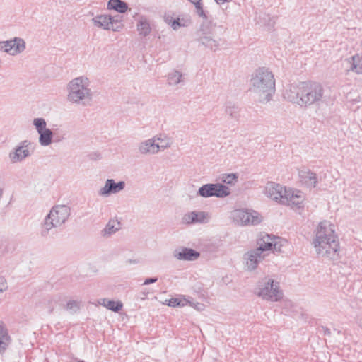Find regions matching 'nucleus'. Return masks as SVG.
Wrapping results in <instances>:
<instances>
[{
  "mask_svg": "<svg viewBox=\"0 0 362 362\" xmlns=\"http://www.w3.org/2000/svg\"><path fill=\"white\" fill-rule=\"evenodd\" d=\"M312 243L318 257L330 261L339 259V241L335 226L329 221H323L318 224Z\"/></svg>",
  "mask_w": 362,
  "mask_h": 362,
  "instance_id": "nucleus-1",
  "label": "nucleus"
},
{
  "mask_svg": "<svg viewBox=\"0 0 362 362\" xmlns=\"http://www.w3.org/2000/svg\"><path fill=\"white\" fill-rule=\"evenodd\" d=\"M284 99L301 107L319 105L325 101L324 88L317 83L301 82L291 84L285 90Z\"/></svg>",
  "mask_w": 362,
  "mask_h": 362,
  "instance_id": "nucleus-2",
  "label": "nucleus"
},
{
  "mask_svg": "<svg viewBox=\"0 0 362 362\" xmlns=\"http://www.w3.org/2000/svg\"><path fill=\"white\" fill-rule=\"evenodd\" d=\"M286 240L279 237L265 234L257 240V247L248 251L245 255L246 266L250 271L258 267L271 252H280Z\"/></svg>",
  "mask_w": 362,
  "mask_h": 362,
  "instance_id": "nucleus-3",
  "label": "nucleus"
},
{
  "mask_svg": "<svg viewBox=\"0 0 362 362\" xmlns=\"http://www.w3.org/2000/svg\"><path fill=\"white\" fill-rule=\"evenodd\" d=\"M250 90L259 103L269 102L275 93V79L273 74L262 67L257 69L251 76Z\"/></svg>",
  "mask_w": 362,
  "mask_h": 362,
  "instance_id": "nucleus-4",
  "label": "nucleus"
},
{
  "mask_svg": "<svg viewBox=\"0 0 362 362\" xmlns=\"http://www.w3.org/2000/svg\"><path fill=\"white\" fill-rule=\"evenodd\" d=\"M66 100L76 105H87L93 98L90 81L85 76H80L71 79L66 85Z\"/></svg>",
  "mask_w": 362,
  "mask_h": 362,
  "instance_id": "nucleus-5",
  "label": "nucleus"
},
{
  "mask_svg": "<svg viewBox=\"0 0 362 362\" xmlns=\"http://www.w3.org/2000/svg\"><path fill=\"white\" fill-rule=\"evenodd\" d=\"M70 216V208L66 205H57L53 206L46 216L42 225L40 234L42 237H47L52 228L62 226Z\"/></svg>",
  "mask_w": 362,
  "mask_h": 362,
  "instance_id": "nucleus-6",
  "label": "nucleus"
},
{
  "mask_svg": "<svg viewBox=\"0 0 362 362\" xmlns=\"http://www.w3.org/2000/svg\"><path fill=\"white\" fill-rule=\"evenodd\" d=\"M254 293L262 300L271 302L279 301L284 296L279 283L268 276L257 282Z\"/></svg>",
  "mask_w": 362,
  "mask_h": 362,
  "instance_id": "nucleus-7",
  "label": "nucleus"
},
{
  "mask_svg": "<svg viewBox=\"0 0 362 362\" xmlns=\"http://www.w3.org/2000/svg\"><path fill=\"white\" fill-rule=\"evenodd\" d=\"M214 29V24L206 21L200 25L199 28L195 33V40L200 45L212 52L219 50L221 46V38L215 37Z\"/></svg>",
  "mask_w": 362,
  "mask_h": 362,
  "instance_id": "nucleus-8",
  "label": "nucleus"
},
{
  "mask_svg": "<svg viewBox=\"0 0 362 362\" xmlns=\"http://www.w3.org/2000/svg\"><path fill=\"white\" fill-rule=\"evenodd\" d=\"M233 221L238 225H257L262 218L260 214L253 210L235 209L231 213Z\"/></svg>",
  "mask_w": 362,
  "mask_h": 362,
  "instance_id": "nucleus-9",
  "label": "nucleus"
},
{
  "mask_svg": "<svg viewBox=\"0 0 362 362\" xmlns=\"http://www.w3.org/2000/svg\"><path fill=\"white\" fill-rule=\"evenodd\" d=\"M31 142L28 140L21 141L10 153L8 158L12 163L22 162L32 154Z\"/></svg>",
  "mask_w": 362,
  "mask_h": 362,
  "instance_id": "nucleus-10",
  "label": "nucleus"
},
{
  "mask_svg": "<svg viewBox=\"0 0 362 362\" xmlns=\"http://www.w3.org/2000/svg\"><path fill=\"white\" fill-rule=\"evenodd\" d=\"M199 192L201 196L204 197L212 196L224 197L230 194V190L228 187L218 182L216 184H207L202 186L199 189Z\"/></svg>",
  "mask_w": 362,
  "mask_h": 362,
  "instance_id": "nucleus-11",
  "label": "nucleus"
},
{
  "mask_svg": "<svg viewBox=\"0 0 362 362\" xmlns=\"http://www.w3.org/2000/svg\"><path fill=\"white\" fill-rule=\"evenodd\" d=\"M164 21L174 30H177L180 28L188 27L192 23L191 17L187 14H180L175 16L172 12L165 13Z\"/></svg>",
  "mask_w": 362,
  "mask_h": 362,
  "instance_id": "nucleus-12",
  "label": "nucleus"
},
{
  "mask_svg": "<svg viewBox=\"0 0 362 362\" xmlns=\"http://www.w3.org/2000/svg\"><path fill=\"white\" fill-rule=\"evenodd\" d=\"M25 49V42L24 40L20 37H15L13 40L6 41H0V50L10 55H17L23 52Z\"/></svg>",
  "mask_w": 362,
  "mask_h": 362,
  "instance_id": "nucleus-13",
  "label": "nucleus"
},
{
  "mask_svg": "<svg viewBox=\"0 0 362 362\" xmlns=\"http://www.w3.org/2000/svg\"><path fill=\"white\" fill-rule=\"evenodd\" d=\"M282 204L300 209L303 207V202L305 199V194L297 189H287L286 193L284 194Z\"/></svg>",
  "mask_w": 362,
  "mask_h": 362,
  "instance_id": "nucleus-14",
  "label": "nucleus"
},
{
  "mask_svg": "<svg viewBox=\"0 0 362 362\" xmlns=\"http://www.w3.org/2000/svg\"><path fill=\"white\" fill-rule=\"evenodd\" d=\"M158 139L156 135L151 138L141 141L138 144L137 151L138 153L142 156H153L158 154L159 143L157 142Z\"/></svg>",
  "mask_w": 362,
  "mask_h": 362,
  "instance_id": "nucleus-15",
  "label": "nucleus"
},
{
  "mask_svg": "<svg viewBox=\"0 0 362 362\" xmlns=\"http://www.w3.org/2000/svg\"><path fill=\"white\" fill-rule=\"evenodd\" d=\"M287 188L279 182H267L265 187L266 195L276 202H282Z\"/></svg>",
  "mask_w": 362,
  "mask_h": 362,
  "instance_id": "nucleus-16",
  "label": "nucleus"
},
{
  "mask_svg": "<svg viewBox=\"0 0 362 362\" xmlns=\"http://www.w3.org/2000/svg\"><path fill=\"white\" fill-rule=\"evenodd\" d=\"M110 19V15H97L96 16L93 18L92 21L93 25L97 28H102L106 30H111L112 31H119V27H115V28H113V27L111 25Z\"/></svg>",
  "mask_w": 362,
  "mask_h": 362,
  "instance_id": "nucleus-17",
  "label": "nucleus"
},
{
  "mask_svg": "<svg viewBox=\"0 0 362 362\" xmlns=\"http://www.w3.org/2000/svg\"><path fill=\"white\" fill-rule=\"evenodd\" d=\"M207 215L203 211H192L184 215L182 222L186 224L202 223L206 221Z\"/></svg>",
  "mask_w": 362,
  "mask_h": 362,
  "instance_id": "nucleus-18",
  "label": "nucleus"
},
{
  "mask_svg": "<svg viewBox=\"0 0 362 362\" xmlns=\"http://www.w3.org/2000/svg\"><path fill=\"white\" fill-rule=\"evenodd\" d=\"M11 343V337L3 322H0V354H3Z\"/></svg>",
  "mask_w": 362,
  "mask_h": 362,
  "instance_id": "nucleus-19",
  "label": "nucleus"
},
{
  "mask_svg": "<svg viewBox=\"0 0 362 362\" xmlns=\"http://www.w3.org/2000/svg\"><path fill=\"white\" fill-rule=\"evenodd\" d=\"M125 182H106V185L99 191L101 196H109L122 190L124 187Z\"/></svg>",
  "mask_w": 362,
  "mask_h": 362,
  "instance_id": "nucleus-20",
  "label": "nucleus"
},
{
  "mask_svg": "<svg viewBox=\"0 0 362 362\" xmlns=\"http://www.w3.org/2000/svg\"><path fill=\"white\" fill-rule=\"evenodd\" d=\"M199 256V252L189 248H182L180 250H175L174 253V257L180 260L192 261L197 259Z\"/></svg>",
  "mask_w": 362,
  "mask_h": 362,
  "instance_id": "nucleus-21",
  "label": "nucleus"
},
{
  "mask_svg": "<svg viewBox=\"0 0 362 362\" xmlns=\"http://www.w3.org/2000/svg\"><path fill=\"white\" fill-rule=\"evenodd\" d=\"M184 75L177 70H173L167 75V83L170 86H176L184 83Z\"/></svg>",
  "mask_w": 362,
  "mask_h": 362,
  "instance_id": "nucleus-22",
  "label": "nucleus"
},
{
  "mask_svg": "<svg viewBox=\"0 0 362 362\" xmlns=\"http://www.w3.org/2000/svg\"><path fill=\"white\" fill-rule=\"evenodd\" d=\"M191 298H186L185 296H180L176 298H171L166 299L165 303L170 307H184L187 305H191Z\"/></svg>",
  "mask_w": 362,
  "mask_h": 362,
  "instance_id": "nucleus-23",
  "label": "nucleus"
},
{
  "mask_svg": "<svg viewBox=\"0 0 362 362\" xmlns=\"http://www.w3.org/2000/svg\"><path fill=\"white\" fill-rule=\"evenodd\" d=\"M107 8L108 10H115L120 13H124L128 10V5L122 0H109Z\"/></svg>",
  "mask_w": 362,
  "mask_h": 362,
  "instance_id": "nucleus-24",
  "label": "nucleus"
},
{
  "mask_svg": "<svg viewBox=\"0 0 362 362\" xmlns=\"http://www.w3.org/2000/svg\"><path fill=\"white\" fill-rule=\"evenodd\" d=\"M137 30L140 35L146 37L151 33V28L148 20L144 17L141 16L137 23Z\"/></svg>",
  "mask_w": 362,
  "mask_h": 362,
  "instance_id": "nucleus-25",
  "label": "nucleus"
},
{
  "mask_svg": "<svg viewBox=\"0 0 362 362\" xmlns=\"http://www.w3.org/2000/svg\"><path fill=\"white\" fill-rule=\"evenodd\" d=\"M121 228V223L117 219H111L107 223L105 228L103 230V235L104 236H110Z\"/></svg>",
  "mask_w": 362,
  "mask_h": 362,
  "instance_id": "nucleus-26",
  "label": "nucleus"
},
{
  "mask_svg": "<svg viewBox=\"0 0 362 362\" xmlns=\"http://www.w3.org/2000/svg\"><path fill=\"white\" fill-rule=\"evenodd\" d=\"M38 134L39 144L42 146H47L52 144L53 133L51 129L47 128L45 130L39 132Z\"/></svg>",
  "mask_w": 362,
  "mask_h": 362,
  "instance_id": "nucleus-27",
  "label": "nucleus"
},
{
  "mask_svg": "<svg viewBox=\"0 0 362 362\" xmlns=\"http://www.w3.org/2000/svg\"><path fill=\"white\" fill-rule=\"evenodd\" d=\"M349 63L351 64L350 70L357 74H362V59L358 54L351 57Z\"/></svg>",
  "mask_w": 362,
  "mask_h": 362,
  "instance_id": "nucleus-28",
  "label": "nucleus"
},
{
  "mask_svg": "<svg viewBox=\"0 0 362 362\" xmlns=\"http://www.w3.org/2000/svg\"><path fill=\"white\" fill-rule=\"evenodd\" d=\"M101 301L100 302V305L114 312H119L123 308V304L121 301H114L106 298L102 299Z\"/></svg>",
  "mask_w": 362,
  "mask_h": 362,
  "instance_id": "nucleus-29",
  "label": "nucleus"
},
{
  "mask_svg": "<svg viewBox=\"0 0 362 362\" xmlns=\"http://www.w3.org/2000/svg\"><path fill=\"white\" fill-rule=\"evenodd\" d=\"M225 113L231 119L238 120L240 117L238 107L230 103L226 105Z\"/></svg>",
  "mask_w": 362,
  "mask_h": 362,
  "instance_id": "nucleus-30",
  "label": "nucleus"
},
{
  "mask_svg": "<svg viewBox=\"0 0 362 362\" xmlns=\"http://www.w3.org/2000/svg\"><path fill=\"white\" fill-rule=\"evenodd\" d=\"M298 177L301 181H312L317 180L316 174L305 167L298 170Z\"/></svg>",
  "mask_w": 362,
  "mask_h": 362,
  "instance_id": "nucleus-31",
  "label": "nucleus"
},
{
  "mask_svg": "<svg viewBox=\"0 0 362 362\" xmlns=\"http://www.w3.org/2000/svg\"><path fill=\"white\" fill-rule=\"evenodd\" d=\"M157 142L159 143L158 152L163 151L171 146L172 142L170 139L165 134H156Z\"/></svg>",
  "mask_w": 362,
  "mask_h": 362,
  "instance_id": "nucleus-32",
  "label": "nucleus"
},
{
  "mask_svg": "<svg viewBox=\"0 0 362 362\" xmlns=\"http://www.w3.org/2000/svg\"><path fill=\"white\" fill-rule=\"evenodd\" d=\"M238 179H244L239 173H223L221 174L216 181H233Z\"/></svg>",
  "mask_w": 362,
  "mask_h": 362,
  "instance_id": "nucleus-33",
  "label": "nucleus"
},
{
  "mask_svg": "<svg viewBox=\"0 0 362 362\" xmlns=\"http://www.w3.org/2000/svg\"><path fill=\"white\" fill-rule=\"evenodd\" d=\"M33 124L35 126V129L37 133L41 132L47 129V122L45 119L42 117L35 118L33 120Z\"/></svg>",
  "mask_w": 362,
  "mask_h": 362,
  "instance_id": "nucleus-34",
  "label": "nucleus"
},
{
  "mask_svg": "<svg viewBox=\"0 0 362 362\" xmlns=\"http://www.w3.org/2000/svg\"><path fill=\"white\" fill-rule=\"evenodd\" d=\"M123 19L122 16H111V25L113 27V28H115V27H119V30H121L123 27V25L122 23Z\"/></svg>",
  "mask_w": 362,
  "mask_h": 362,
  "instance_id": "nucleus-35",
  "label": "nucleus"
},
{
  "mask_svg": "<svg viewBox=\"0 0 362 362\" xmlns=\"http://www.w3.org/2000/svg\"><path fill=\"white\" fill-rule=\"evenodd\" d=\"M192 4L195 6V10H196L197 14L199 16H200L204 19H206L207 16L206 15L205 11L203 9V7H202V5L200 1H195L194 3H192Z\"/></svg>",
  "mask_w": 362,
  "mask_h": 362,
  "instance_id": "nucleus-36",
  "label": "nucleus"
},
{
  "mask_svg": "<svg viewBox=\"0 0 362 362\" xmlns=\"http://www.w3.org/2000/svg\"><path fill=\"white\" fill-rule=\"evenodd\" d=\"M79 308V303L76 300H69L66 305V309L76 311Z\"/></svg>",
  "mask_w": 362,
  "mask_h": 362,
  "instance_id": "nucleus-37",
  "label": "nucleus"
},
{
  "mask_svg": "<svg viewBox=\"0 0 362 362\" xmlns=\"http://www.w3.org/2000/svg\"><path fill=\"white\" fill-rule=\"evenodd\" d=\"M89 158L93 160H98L102 158V155L99 152H93L88 155Z\"/></svg>",
  "mask_w": 362,
  "mask_h": 362,
  "instance_id": "nucleus-38",
  "label": "nucleus"
},
{
  "mask_svg": "<svg viewBox=\"0 0 362 362\" xmlns=\"http://www.w3.org/2000/svg\"><path fill=\"white\" fill-rule=\"evenodd\" d=\"M8 288L6 281L4 277H0V292H3Z\"/></svg>",
  "mask_w": 362,
  "mask_h": 362,
  "instance_id": "nucleus-39",
  "label": "nucleus"
},
{
  "mask_svg": "<svg viewBox=\"0 0 362 362\" xmlns=\"http://www.w3.org/2000/svg\"><path fill=\"white\" fill-rule=\"evenodd\" d=\"M190 306L193 307L194 308L198 310H203L204 308V304L202 303H192L191 301V305H189Z\"/></svg>",
  "mask_w": 362,
  "mask_h": 362,
  "instance_id": "nucleus-40",
  "label": "nucleus"
},
{
  "mask_svg": "<svg viewBox=\"0 0 362 362\" xmlns=\"http://www.w3.org/2000/svg\"><path fill=\"white\" fill-rule=\"evenodd\" d=\"M158 280L157 278H148L146 279L144 282V285H148L150 284H153V283H155Z\"/></svg>",
  "mask_w": 362,
  "mask_h": 362,
  "instance_id": "nucleus-41",
  "label": "nucleus"
},
{
  "mask_svg": "<svg viewBox=\"0 0 362 362\" xmlns=\"http://www.w3.org/2000/svg\"><path fill=\"white\" fill-rule=\"evenodd\" d=\"M228 0H215V1L218 4H223L225 3L226 1H227Z\"/></svg>",
  "mask_w": 362,
  "mask_h": 362,
  "instance_id": "nucleus-42",
  "label": "nucleus"
},
{
  "mask_svg": "<svg viewBox=\"0 0 362 362\" xmlns=\"http://www.w3.org/2000/svg\"><path fill=\"white\" fill-rule=\"evenodd\" d=\"M2 192H3V190H2V189H1V188H0V197H1V195H2Z\"/></svg>",
  "mask_w": 362,
  "mask_h": 362,
  "instance_id": "nucleus-43",
  "label": "nucleus"
},
{
  "mask_svg": "<svg viewBox=\"0 0 362 362\" xmlns=\"http://www.w3.org/2000/svg\"><path fill=\"white\" fill-rule=\"evenodd\" d=\"M106 181L110 182V181H114V180H112V179H107V180H106Z\"/></svg>",
  "mask_w": 362,
  "mask_h": 362,
  "instance_id": "nucleus-44",
  "label": "nucleus"
},
{
  "mask_svg": "<svg viewBox=\"0 0 362 362\" xmlns=\"http://www.w3.org/2000/svg\"><path fill=\"white\" fill-rule=\"evenodd\" d=\"M361 47H362V40H361Z\"/></svg>",
  "mask_w": 362,
  "mask_h": 362,
  "instance_id": "nucleus-45",
  "label": "nucleus"
},
{
  "mask_svg": "<svg viewBox=\"0 0 362 362\" xmlns=\"http://www.w3.org/2000/svg\"><path fill=\"white\" fill-rule=\"evenodd\" d=\"M78 362H85V361H78Z\"/></svg>",
  "mask_w": 362,
  "mask_h": 362,
  "instance_id": "nucleus-46",
  "label": "nucleus"
}]
</instances>
